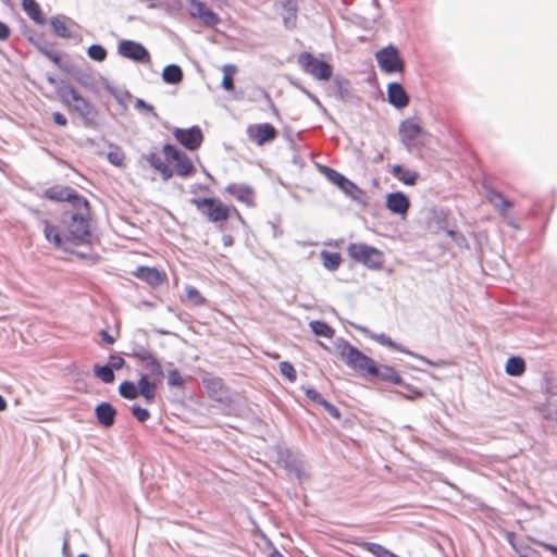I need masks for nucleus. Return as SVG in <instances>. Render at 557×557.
Here are the masks:
<instances>
[{"label": "nucleus", "mask_w": 557, "mask_h": 557, "mask_svg": "<svg viewBox=\"0 0 557 557\" xmlns=\"http://www.w3.org/2000/svg\"><path fill=\"white\" fill-rule=\"evenodd\" d=\"M225 191L248 207H252L255 205L253 189L247 184H228L225 188Z\"/></svg>", "instance_id": "dca6fc26"}, {"label": "nucleus", "mask_w": 557, "mask_h": 557, "mask_svg": "<svg viewBox=\"0 0 557 557\" xmlns=\"http://www.w3.org/2000/svg\"><path fill=\"white\" fill-rule=\"evenodd\" d=\"M512 208V202L508 199L502 202L496 209L499 211V213L505 216L507 211Z\"/></svg>", "instance_id": "864d4df0"}, {"label": "nucleus", "mask_w": 557, "mask_h": 557, "mask_svg": "<svg viewBox=\"0 0 557 557\" xmlns=\"http://www.w3.org/2000/svg\"><path fill=\"white\" fill-rule=\"evenodd\" d=\"M332 417L339 418L341 412L337 407L329 403L326 399L321 405Z\"/></svg>", "instance_id": "3c124183"}, {"label": "nucleus", "mask_w": 557, "mask_h": 557, "mask_svg": "<svg viewBox=\"0 0 557 557\" xmlns=\"http://www.w3.org/2000/svg\"><path fill=\"white\" fill-rule=\"evenodd\" d=\"M392 173L395 177H397L405 185H414L419 174L414 171L404 169L401 165L396 164L393 166Z\"/></svg>", "instance_id": "cd10ccee"}, {"label": "nucleus", "mask_w": 557, "mask_h": 557, "mask_svg": "<svg viewBox=\"0 0 557 557\" xmlns=\"http://www.w3.org/2000/svg\"><path fill=\"white\" fill-rule=\"evenodd\" d=\"M540 546L544 547L545 549L552 552L553 554L556 555L557 557V546L555 545H552V544H547V543H544V542H539L537 543Z\"/></svg>", "instance_id": "bf43d9fd"}, {"label": "nucleus", "mask_w": 557, "mask_h": 557, "mask_svg": "<svg viewBox=\"0 0 557 557\" xmlns=\"http://www.w3.org/2000/svg\"><path fill=\"white\" fill-rule=\"evenodd\" d=\"M298 64L306 73L317 79L329 81L332 77V66L309 52H302L298 57Z\"/></svg>", "instance_id": "0eeeda50"}, {"label": "nucleus", "mask_w": 557, "mask_h": 557, "mask_svg": "<svg viewBox=\"0 0 557 557\" xmlns=\"http://www.w3.org/2000/svg\"><path fill=\"white\" fill-rule=\"evenodd\" d=\"M166 150L171 158V164H175V172L180 176H189L195 172V168L190 159L174 146L166 144Z\"/></svg>", "instance_id": "ddd939ff"}, {"label": "nucleus", "mask_w": 557, "mask_h": 557, "mask_svg": "<svg viewBox=\"0 0 557 557\" xmlns=\"http://www.w3.org/2000/svg\"><path fill=\"white\" fill-rule=\"evenodd\" d=\"M321 258L323 267L330 271L337 270L342 262V257L338 252L323 250L321 251Z\"/></svg>", "instance_id": "2f4dec72"}, {"label": "nucleus", "mask_w": 557, "mask_h": 557, "mask_svg": "<svg viewBox=\"0 0 557 557\" xmlns=\"http://www.w3.org/2000/svg\"><path fill=\"white\" fill-rule=\"evenodd\" d=\"M168 384L172 387H183L184 379L178 370L173 369L168 372Z\"/></svg>", "instance_id": "c03bdc74"}, {"label": "nucleus", "mask_w": 557, "mask_h": 557, "mask_svg": "<svg viewBox=\"0 0 557 557\" xmlns=\"http://www.w3.org/2000/svg\"><path fill=\"white\" fill-rule=\"evenodd\" d=\"M22 7L25 13L28 15V17L33 20L36 24H45L46 20L36 0H22Z\"/></svg>", "instance_id": "bb28decb"}, {"label": "nucleus", "mask_w": 557, "mask_h": 557, "mask_svg": "<svg viewBox=\"0 0 557 557\" xmlns=\"http://www.w3.org/2000/svg\"><path fill=\"white\" fill-rule=\"evenodd\" d=\"M280 372L283 376H285L288 381L294 382L297 379L296 370L293 364L288 361H282L278 364Z\"/></svg>", "instance_id": "79ce46f5"}, {"label": "nucleus", "mask_w": 557, "mask_h": 557, "mask_svg": "<svg viewBox=\"0 0 557 557\" xmlns=\"http://www.w3.org/2000/svg\"><path fill=\"white\" fill-rule=\"evenodd\" d=\"M282 18L286 27L294 28L297 23L298 1L285 0L282 3Z\"/></svg>", "instance_id": "5701e85b"}, {"label": "nucleus", "mask_w": 557, "mask_h": 557, "mask_svg": "<svg viewBox=\"0 0 557 557\" xmlns=\"http://www.w3.org/2000/svg\"><path fill=\"white\" fill-rule=\"evenodd\" d=\"M162 77L169 84H178L183 79V72L178 65L171 64L164 67Z\"/></svg>", "instance_id": "7c9ffc66"}, {"label": "nucleus", "mask_w": 557, "mask_h": 557, "mask_svg": "<svg viewBox=\"0 0 557 557\" xmlns=\"http://www.w3.org/2000/svg\"><path fill=\"white\" fill-rule=\"evenodd\" d=\"M143 158L149 163L153 173L162 181H169L173 176L174 170L171 168V158L169 157L166 145L161 152H151Z\"/></svg>", "instance_id": "9d476101"}, {"label": "nucleus", "mask_w": 557, "mask_h": 557, "mask_svg": "<svg viewBox=\"0 0 557 557\" xmlns=\"http://www.w3.org/2000/svg\"><path fill=\"white\" fill-rule=\"evenodd\" d=\"M135 108L139 111H146V112H150L152 113L153 115H157L153 111V107L146 103L144 100L141 99H137L136 102H135Z\"/></svg>", "instance_id": "603ef678"}, {"label": "nucleus", "mask_w": 557, "mask_h": 557, "mask_svg": "<svg viewBox=\"0 0 557 557\" xmlns=\"http://www.w3.org/2000/svg\"><path fill=\"white\" fill-rule=\"evenodd\" d=\"M191 17L198 18L205 26L214 27L220 23V17L205 2L188 0Z\"/></svg>", "instance_id": "f8f14e48"}, {"label": "nucleus", "mask_w": 557, "mask_h": 557, "mask_svg": "<svg viewBox=\"0 0 557 557\" xmlns=\"http://www.w3.org/2000/svg\"><path fill=\"white\" fill-rule=\"evenodd\" d=\"M107 159L109 160V162L111 164H113L115 166H123L124 160H125V154L122 151V149L119 148L117 146L110 145V150L107 153Z\"/></svg>", "instance_id": "4c0bfd02"}, {"label": "nucleus", "mask_w": 557, "mask_h": 557, "mask_svg": "<svg viewBox=\"0 0 557 557\" xmlns=\"http://www.w3.org/2000/svg\"><path fill=\"white\" fill-rule=\"evenodd\" d=\"M278 461L288 472L301 479L304 474L302 462L297 459L289 449H285L280 454Z\"/></svg>", "instance_id": "4be33fe9"}, {"label": "nucleus", "mask_w": 557, "mask_h": 557, "mask_svg": "<svg viewBox=\"0 0 557 557\" xmlns=\"http://www.w3.org/2000/svg\"><path fill=\"white\" fill-rule=\"evenodd\" d=\"M337 350L347 367L358 372H364L368 375L375 370V362L370 357L366 356L358 348L354 347L349 342L339 339Z\"/></svg>", "instance_id": "f03ea898"}, {"label": "nucleus", "mask_w": 557, "mask_h": 557, "mask_svg": "<svg viewBox=\"0 0 557 557\" xmlns=\"http://www.w3.org/2000/svg\"><path fill=\"white\" fill-rule=\"evenodd\" d=\"M58 95L61 100L70 107H73L84 119L92 120L96 116L95 108L83 98L72 86L62 85L58 88Z\"/></svg>", "instance_id": "423d86ee"}, {"label": "nucleus", "mask_w": 557, "mask_h": 557, "mask_svg": "<svg viewBox=\"0 0 557 557\" xmlns=\"http://www.w3.org/2000/svg\"><path fill=\"white\" fill-rule=\"evenodd\" d=\"M205 385L208 392L211 394V396L216 397L219 400H222V398L218 396V394L223 388V383L220 379L206 380Z\"/></svg>", "instance_id": "a19ab883"}, {"label": "nucleus", "mask_w": 557, "mask_h": 557, "mask_svg": "<svg viewBox=\"0 0 557 557\" xmlns=\"http://www.w3.org/2000/svg\"><path fill=\"white\" fill-rule=\"evenodd\" d=\"M223 71V79H222V87L225 90H233L234 89V75L237 72V67L234 64H225L222 69Z\"/></svg>", "instance_id": "c9c22d12"}, {"label": "nucleus", "mask_w": 557, "mask_h": 557, "mask_svg": "<svg viewBox=\"0 0 557 557\" xmlns=\"http://www.w3.org/2000/svg\"><path fill=\"white\" fill-rule=\"evenodd\" d=\"M77 557H88L86 554H79Z\"/></svg>", "instance_id": "69168bd1"}, {"label": "nucleus", "mask_w": 557, "mask_h": 557, "mask_svg": "<svg viewBox=\"0 0 557 557\" xmlns=\"http://www.w3.org/2000/svg\"><path fill=\"white\" fill-rule=\"evenodd\" d=\"M117 52L123 58L135 62H150V54L148 50L141 44L133 40H121L117 46Z\"/></svg>", "instance_id": "9b49d317"}, {"label": "nucleus", "mask_w": 557, "mask_h": 557, "mask_svg": "<svg viewBox=\"0 0 557 557\" xmlns=\"http://www.w3.org/2000/svg\"><path fill=\"white\" fill-rule=\"evenodd\" d=\"M173 136L177 140H196L202 139L203 134L199 126H191L189 128H174Z\"/></svg>", "instance_id": "c756f323"}, {"label": "nucleus", "mask_w": 557, "mask_h": 557, "mask_svg": "<svg viewBox=\"0 0 557 557\" xmlns=\"http://www.w3.org/2000/svg\"><path fill=\"white\" fill-rule=\"evenodd\" d=\"M62 553L64 556L70 555V543L67 536L64 537L63 545H62Z\"/></svg>", "instance_id": "052dcab7"}, {"label": "nucleus", "mask_w": 557, "mask_h": 557, "mask_svg": "<svg viewBox=\"0 0 557 557\" xmlns=\"http://www.w3.org/2000/svg\"><path fill=\"white\" fill-rule=\"evenodd\" d=\"M50 24L57 36L62 38H70L72 36V33L64 17H52L50 20Z\"/></svg>", "instance_id": "473e14b6"}, {"label": "nucleus", "mask_w": 557, "mask_h": 557, "mask_svg": "<svg viewBox=\"0 0 557 557\" xmlns=\"http://www.w3.org/2000/svg\"><path fill=\"white\" fill-rule=\"evenodd\" d=\"M270 557H284L278 550L274 549L271 554H270Z\"/></svg>", "instance_id": "e2e57ef3"}, {"label": "nucleus", "mask_w": 557, "mask_h": 557, "mask_svg": "<svg viewBox=\"0 0 557 557\" xmlns=\"http://www.w3.org/2000/svg\"><path fill=\"white\" fill-rule=\"evenodd\" d=\"M306 396L310 400H312L313 403H317L319 405H322L323 400H325V398H323L322 395L314 388H307Z\"/></svg>", "instance_id": "8fccbe9b"}, {"label": "nucleus", "mask_w": 557, "mask_h": 557, "mask_svg": "<svg viewBox=\"0 0 557 557\" xmlns=\"http://www.w3.org/2000/svg\"><path fill=\"white\" fill-rule=\"evenodd\" d=\"M387 98L395 108L403 109L409 104V96L399 83H391L387 86Z\"/></svg>", "instance_id": "6ab92c4d"}, {"label": "nucleus", "mask_w": 557, "mask_h": 557, "mask_svg": "<svg viewBox=\"0 0 557 557\" xmlns=\"http://www.w3.org/2000/svg\"><path fill=\"white\" fill-rule=\"evenodd\" d=\"M446 233L459 247L467 245V239L462 233L454 230H447Z\"/></svg>", "instance_id": "49530a36"}, {"label": "nucleus", "mask_w": 557, "mask_h": 557, "mask_svg": "<svg viewBox=\"0 0 557 557\" xmlns=\"http://www.w3.org/2000/svg\"><path fill=\"white\" fill-rule=\"evenodd\" d=\"M371 338H373L375 342H377L379 344H381L383 346H386V347L393 348V349H395L397 351H400L403 354L412 356L413 358H417V359L421 360L425 364L435 366V363L433 361H431L430 359H428L426 357H423L421 355H418L416 352H412V351L408 350L403 345H400V344L394 342L393 339H391L384 333H380V334H374L373 333V334H371Z\"/></svg>", "instance_id": "f3484780"}, {"label": "nucleus", "mask_w": 557, "mask_h": 557, "mask_svg": "<svg viewBox=\"0 0 557 557\" xmlns=\"http://www.w3.org/2000/svg\"><path fill=\"white\" fill-rule=\"evenodd\" d=\"M79 211L77 213H64L62 218V227L51 224L44 220V234L47 242L55 248L64 251L72 250L73 246L89 242L91 236L89 230V220L86 214Z\"/></svg>", "instance_id": "f257e3e1"}, {"label": "nucleus", "mask_w": 557, "mask_h": 557, "mask_svg": "<svg viewBox=\"0 0 557 557\" xmlns=\"http://www.w3.org/2000/svg\"><path fill=\"white\" fill-rule=\"evenodd\" d=\"M190 202L203 214L210 222L219 223L228 219L231 211H236L224 205L216 198H193Z\"/></svg>", "instance_id": "7ed1b4c3"}, {"label": "nucleus", "mask_w": 557, "mask_h": 557, "mask_svg": "<svg viewBox=\"0 0 557 557\" xmlns=\"http://www.w3.org/2000/svg\"><path fill=\"white\" fill-rule=\"evenodd\" d=\"M152 352L146 349L144 346L137 345L133 347V357L137 359L139 362L146 359V357L150 356Z\"/></svg>", "instance_id": "de8ad7c7"}, {"label": "nucleus", "mask_w": 557, "mask_h": 557, "mask_svg": "<svg viewBox=\"0 0 557 557\" xmlns=\"http://www.w3.org/2000/svg\"><path fill=\"white\" fill-rule=\"evenodd\" d=\"M349 257L372 270L382 268L384 259L383 253L367 244H350L347 248Z\"/></svg>", "instance_id": "39448f33"}, {"label": "nucleus", "mask_w": 557, "mask_h": 557, "mask_svg": "<svg viewBox=\"0 0 557 557\" xmlns=\"http://www.w3.org/2000/svg\"><path fill=\"white\" fill-rule=\"evenodd\" d=\"M10 36V28L3 22H0V40H5Z\"/></svg>", "instance_id": "6e6d98bb"}, {"label": "nucleus", "mask_w": 557, "mask_h": 557, "mask_svg": "<svg viewBox=\"0 0 557 557\" xmlns=\"http://www.w3.org/2000/svg\"><path fill=\"white\" fill-rule=\"evenodd\" d=\"M505 371L510 376H520L525 371V362L521 357L512 356L508 358Z\"/></svg>", "instance_id": "c85d7f7f"}, {"label": "nucleus", "mask_w": 557, "mask_h": 557, "mask_svg": "<svg viewBox=\"0 0 557 557\" xmlns=\"http://www.w3.org/2000/svg\"><path fill=\"white\" fill-rule=\"evenodd\" d=\"M376 62L384 73H400L405 69L404 61L401 60L398 50L388 46L375 53Z\"/></svg>", "instance_id": "1a4fd4ad"}, {"label": "nucleus", "mask_w": 557, "mask_h": 557, "mask_svg": "<svg viewBox=\"0 0 557 557\" xmlns=\"http://www.w3.org/2000/svg\"><path fill=\"white\" fill-rule=\"evenodd\" d=\"M188 150H196L200 147L201 141H181Z\"/></svg>", "instance_id": "13d9d810"}, {"label": "nucleus", "mask_w": 557, "mask_h": 557, "mask_svg": "<svg viewBox=\"0 0 557 557\" xmlns=\"http://www.w3.org/2000/svg\"><path fill=\"white\" fill-rule=\"evenodd\" d=\"M231 243H232V239L230 238L228 240L225 242V245L231 244Z\"/></svg>", "instance_id": "774afa93"}, {"label": "nucleus", "mask_w": 557, "mask_h": 557, "mask_svg": "<svg viewBox=\"0 0 557 557\" xmlns=\"http://www.w3.org/2000/svg\"><path fill=\"white\" fill-rule=\"evenodd\" d=\"M95 414L99 424L111 428L115 422L116 409L110 403L103 401L95 408Z\"/></svg>", "instance_id": "412c9836"}, {"label": "nucleus", "mask_w": 557, "mask_h": 557, "mask_svg": "<svg viewBox=\"0 0 557 557\" xmlns=\"http://www.w3.org/2000/svg\"><path fill=\"white\" fill-rule=\"evenodd\" d=\"M125 361L119 355H110L108 366L112 368V370H120L124 367Z\"/></svg>", "instance_id": "09e8293b"}, {"label": "nucleus", "mask_w": 557, "mask_h": 557, "mask_svg": "<svg viewBox=\"0 0 557 557\" xmlns=\"http://www.w3.org/2000/svg\"><path fill=\"white\" fill-rule=\"evenodd\" d=\"M401 139H414L425 135V132L418 117H409L399 126Z\"/></svg>", "instance_id": "a211bd4d"}, {"label": "nucleus", "mask_w": 557, "mask_h": 557, "mask_svg": "<svg viewBox=\"0 0 557 557\" xmlns=\"http://www.w3.org/2000/svg\"><path fill=\"white\" fill-rule=\"evenodd\" d=\"M370 376H375L381 379L382 381L398 384L400 383L401 379L396 372V370L388 366H377L375 363V370L373 373L369 374Z\"/></svg>", "instance_id": "a878e982"}, {"label": "nucleus", "mask_w": 557, "mask_h": 557, "mask_svg": "<svg viewBox=\"0 0 557 557\" xmlns=\"http://www.w3.org/2000/svg\"><path fill=\"white\" fill-rule=\"evenodd\" d=\"M120 395L125 399H136L138 397L137 385L132 381H123L119 386Z\"/></svg>", "instance_id": "e433bc0d"}, {"label": "nucleus", "mask_w": 557, "mask_h": 557, "mask_svg": "<svg viewBox=\"0 0 557 557\" xmlns=\"http://www.w3.org/2000/svg\"><path fill=\"white\" fill-rule=\"evenodd\" d=\"M386 208L393 213L405 218L410 208L409 198L401 191L387 194Z\"/></svg>", "instance_id": "4468645a"}, {"label": "nucleus", "mask_w": 557, "mask_h": 557, "mask_svg": "<svg viewBox=\"0 0 557 557\" xmlns=\"http://www.w3.org/2000/svg\"><path fill=\"white\" fill-rule=\"evenodd\" d=\"M158 383L154 379L149 377L148 374H143L137 384L138 396H143L147 404L153 403Z\"/></svg>", "instance_id": "aec40b11"}, {"label": "nucleus", "mask_w": 557, "mask_h": 557, "mask_svg": "<svg viewBox=\"0 0 557 557\" xmlns=\"http://www.w3.org/2000/svg\"><path fill=\"white\" fill-rule=\"evenodd\" d=\"M88 57L97 62H102L107 58V50L100 45H92L87 50Z\"/></svg>", "instance_id": "ea45409f"}, {"label": "nucleus", "mask_w": 557, "mask_h": 557, "mask_svg": "<svg viewBox=\"0 0 557 557\" xmlns=\"http://www.w3.org/2000/svg\"><path fill=\"white\" fill-rule=\"evenodd\" d=\"M310 327H311V331L317 336H322V337H325V338H331L334 335V330L327 323H325L323 321H319V320L311 321L310 322Z\"/></svg>", "instance_id": "f704fd0d"}, {"label": "nucleus", "mask_w": 557, "mask_h": 557, "mask_svg": "<svg viewBox=\"0 0 557 557\" xmlns=\"http://www.w3.org/2000/svg\"><path fill=\"white\" fill-rule=\"evenodd\" d=\"M52 116H53V121H54V123L57 125H59V126H65L66 125L67 120H66V117L62 113L54 112Z\"/></svg>", "instance_id": "5fc2aeb1"}, {"label": "nucleus", "mask_w": 557, "mask_h": 557, "mask_svg": "<svg viewBox=\"0 0 557 557\" xmlns=\"http://www.w3.org/2000/svg\"><path fill=\"white\" fill-rule=\"evenodd\" d=\"M187 298L196 306H201L206 302V299L201 296L200 292L194 286H186Z\"/></svg>", "instance_id": "37998d69"}, {"label": "nucleus", "mask_w": 557, "mask_h": 557, "mask_svg": "<svg viewBox=\"0 0 557 557\" xmlns=\"http://www.w3.org/2000/svg\"><path fill=\"white\" fill-rule=\"evenodd\" d=\"M140 363L145 367L147 371H149V377H152L158 382H161L164 379L162 366L153 354L146 357V359L140 361Z\"/></svg>", "instance_id": "393cba45"}, {"label": "nucleus", "mask_w": 557, "mask_h": 557, "mask_svg": "<svg viewBox=\"0 0 557 557\" xmlns=\"http://www.w3.org/2000/svg\"><path fill=\"white\" fill-rule=\"evenodd\" d=\"M135 277L147 283L151 287H157L166 282V274L157 268L138 267L134 272Z\"/></svg>", "instance_id": "2eb2a0df"}, {"label": "nucleus", "mask_w": 557, "mask_h": 557, "mask_svg": "<svg viewBox=\"0 0 557 557\" xmlns=\"http://www.w3.org/2000/svg\"><path fill=\"white\" fill-rule=\"evenodd\" d=\"M483 186L486 190V199L494 208H497L499 205H502L503 201L506 200V198L504 197V195L502 193L492 188L486 183H484Z\"/></svg>", "instance_id": "58836bf2"}, {"label": "nucleus", "mask_w": 557, "mask_h": 557, "mask_svg": "<svg viewBox=\"0 0 557 557\" xmlns=\"http://www.w3.org/2000/svg\"><path fill=\"white\" fill-rule=\"evenodd\" d=\"M48 199L54 201H69L76 209L88 211V201L85 197L77 194V191L71 187L53 186L45 191Z\"/></svg>", "instance_id": "6e6552de"}, {"label": "nucleus", "mask_w": 557, "mask_h": 557, "mask_svg": "<svg viewBox=\"0 0 557 557\" xmlns=\"http://www.w3.org/2000/svg\"><path fill=\"white\" fill-rule=\"evenodd\" d=\"M100 335L103 339V342H106L107 344H113L115 342V337H113L112 335H110L106 330H102L100 332Z\"/></svg>", "instance_id": "4d7b16f0"}, {"label": "nucleus", "mask_w": 557, "mask_h": 557, "mask_svg": "<svg viewBox=\"0 0 557 557\" xmlns=\"http://www.w3.org/2000/svg\"><path fill=\"white\" fill-rule=\"evenodd\" d=\"M7 408V401L4 398L0 395V411H3Z\"/></svg>", "instance_id": "680f3d73"}, {"label": "nucleus", "mask_w": 557, "mask_h": 557, "mask_svg": "<svg viewBox=\"0 0 557 557\" xmlns=\"http://www.w3.org/2000/svg\"><path fill=\"white\" fill-rule=\"evenodd\" d=\"M133 416L139 421L145 422L149 419L150 413L146 408L140 407L139 405H133L132 408Z\"/></svg>", "instance_id": "a18cd8bd"}, {"label": "nucleus", "mask_w": 557, "mask_h": 557, "mask_svg": "<svg viewBox=\"0 0 557 557\" xmlns=\"http://www.w3.org/2000/svg\"><path fill=\"white\" fill-rule=\"evenodd\" d=\"M320 172L351 200L358 203L364 202V191L342 173L326 165H321Z\"/></svg>", "instance_id": "20e7f679"}, {"label": "nucleus", "mask_w": 557, "mask_h": 557, "mask_svg": "<svg viewBox=\"0 0 557 557\" xmlns=\"http://www.w3.org/2000/svg\"><path fill=\"white\" fill-rule=\"evenodd\" d=\"M248 135L251 139H273L276 136V129L270 123L251 125L248 128Z\"/></svg>", "instance_id": "b1692460"}, {"label": "nucleus", "mask_w": 557, "mask_h": 557, "mask_svg": "<svg viewBox=\"0 0 557 557\" xmlns=\"http://www.w3.org/2000/svg\"><path fill=\"white\" fill-rule=\"evenodd\" d=\"M94 374L97 379L101 380L103 383L109 384L114 381V371L108 364H95L94 366Z\"/></svg>", "instance_id": "72a5a7b5"}, {"label": "nucleus", "mask_w": 557, "mask_h": 557, "mask_svg": "<svg viewBox=\"0 0 557 557\" xmlns=\"http://www.w3.org/2000/svg\"><path fill=\"white\" fill-rule=\"evenodd\" d=\"M356 329L364 332V333H369V330L367 327H363V326H355Z\"/></svg>", "instance_id": "0e129e2a"}, {"label": "nucleus", "mask_w": 557, "mask_h": 557, "mask_svg": "<svg viewBox=\"0 0 557 557\" xmlns=\"http://www.w3.org/2000/svg\"><path fill=\"white\" fill-rule=\"evenodd\" d=\"M259 146L263 145L265 141L263 140H260V141H257Z\"/></svg>", "instance_id": "338daca9"}]
</instances>
